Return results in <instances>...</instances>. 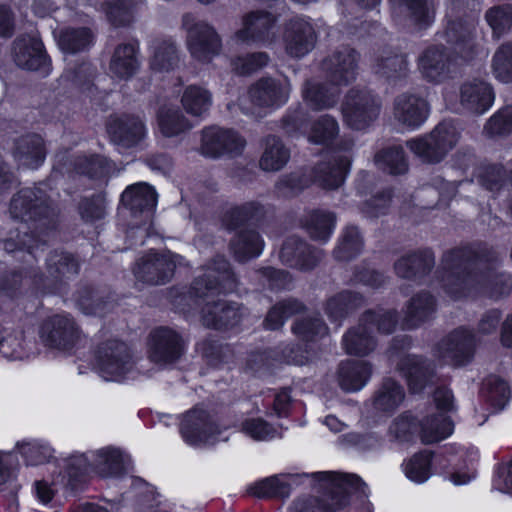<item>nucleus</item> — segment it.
I'll list each match as a JSON object with an SVG mask.
<instances>
[{
    "instance_id": "1",
    "label": "nucleus",
    "mask_w": 512,
    "mask_h": 512,
    "mask_svg": "<svg viewBox=\"0 0 512 512\" xmlns=\"http://www.w3.org/2000/svg\"><path fill=\"white\" fill-rule=\"evenodd\" d=\"M352 147L351 140L342 141L341 146L318 163L309 176L301 172L283 176L277 182V189L283 195L288 196L301 192L313 182L327 190L340 187L350 168Z\"/></svg>"
},
{
    "instance_id": "2",
    "label": "nucleus",
    "mask_w": 512,
    "mask_h": 512,
    "mask_svg": "<svg viewBox=\"0 0 512 512\" xmlns=\"http://www.w3.org/2000/svg\"><path fill=\"white\" fill-rule=\"evenodd\" d=\"M479 251L466 245L445 252L437 271L443 290L453 299L469 295L477 284Z\"/></svg>"
},
{
    "instance_id": "3",
    "label": "nucleus",
    "mask_w": 512,
    "mask_h": 512,
    "mask_svg": "<svg viewBox=\"0 0 512 512\" xmlns=\"http://www.w3.org/2000/svg\"><path fill=\"white\" fill-rule=\"evenodd\" d=\"M10 214L14 219L21 220V224L17 227V235L23 234L20 240V248H27L29 251L38 246V240L33 235L28 234V222H42L46 225L50 216L54 215L53 209L48 204L46 195L40 187L24 188L20 190L11 200Z\"/></svg>"
},
{
    "instance_id": "4",
    "label": "nucleus",
    "mask_w": 512,
    "mask_h": 512,
    "mask_svg": "<svg viewBox=\"0 0 512 512\" xmlns=\"http://www.w3.org/2000/svg\"><path fill=\"white\" fill-rule=\"evenodd\" d=\"M396 323V311L379 309L366 312L359 325L344 335L343 346L346 352L358 356L369 354L376 346L373 331L390 334L395 329Z\"/></svg>"
},
{
    "instance_id": "5",
    "label": "nucleus",
    "mask_w": 512,
    "mask_h": 512,
    "mask_svg": "<svg viewBox=\"0 0 512 512\" xmlns=\"http://www.w3.org/2000/svg\"><path fill=\"white\" fill-rule=\"evenodd\" d=\"M321 475L337 489L328 500L320 502L317 498L297 499L290 506L288 512H336L348 503V495L352 490H359L363 481L354 474H340L322 472Z\"/></svg>"
},
{
    "instance_id": "6",
    "label": "nucleus",
    "mask_w": 512,
    "mask_h": 512,
    "mask_svg": "<svg viewBox=\"0 0 512 512\" xmlns=\"http://www.w3.org/2000/svg\"><path fill=\"white\" fill-rule=\"evenodd\" d=\"M186 31V46L195 60L210 63L222 50V39L215 28L205 21L187 13L182 18Z\"/></svg>"
},
{
    "instance_id": "7",
    "label": "nucleus",
    "mask_w": 512,
    "mask_h": 512,
    "mask_svg": "<svg viewBox=\"0 0 512 512\" xmlns=\"http://www.w3.org/2000/svg\"><path fill=\"white\" fill-rule=\"evenodd\" d=\"M458 137L454 124L443 121L429 134L412 138L406 145L423 162L438 163L454 148Z\"/></svg>"
},
{
    "instance_id": "8",
    "label": "nucleus",
    "mask_w": 512,
    "mask_h": 512,
    "mask_svg": "<svg viewBox=\"0 0 512 512\" xmlns=\"http://www.w3.org/2000/svg\"><path fill=\"white\" fill-rule=\"evenodd\" d=\"M95 368L106 381H122L134 369L130 348L116 339L101 343L95 352Z\"/></svg>"
},
{
    "instance_id": "9",
    "label": "nucleus",
    "mask_w": 512,
    "mask_h": 512,
    "mask_svg": "<svg viewBox=\"0 0 512 512\" xmlns=\"http://www.w3.org/2000/svg\"><path fill=\"white\" fill-rule=\"evenodd\" d=\"M92 467L103 477L116 476L125 469L123 453L116 448L106 447L88 454L73 455L67 461V474L77 479Z\"/></svg>"
},
{
    "instance_id": "10",
    "label": "nucleus",
    "mask_w": 512,
    "mask_h": 512,
    "mask_svg": "<svg viewBox=\"0 0 512 512\" xmlns=\"http://www.w3.org/2000/svg\"><path fill=\"white\" fill-rule=\"evenodd\" d=\"M202 270V275L198 276L191 286V297L212 298L217 294L233 292L236 289L237 280L224 257L217 256L204 265Z\"/></svg>"
},
{
    "instance_id": "11",
    "label": "nucleus",
    "mask_w": 512,
    "mask_h": 512,
    "mask_svg": "<svg viewBox=\"0 0 512 512\" xmlns=\"http://www.w3.org/2000/svg\"><path fill=\"white\" fill-rule=\"evenodd\" d=\"M410 346L408 338L395 339L390 359L396 364L397 371L406 379L413 393L421 392L434 377V368L430 361L416 355L401 354L396 350Z\"/></svg>"
},
{
    "instance_id": "12",
    "label": "nucleus",
    "mask_w": 512,
    "mask_h": 512,
    "mask_svg": "<svg viewBox=\"0 0 512 512\" xmlns=\"http://www.w3.org/2000/svg\"><path fill=\"white\" fill-rule=\"evenodd\" d=\"M434 401L439 412L427 416L420 424V435L425 444L439 442L449 437L454 431V424L446 415L455 410L452 391L446 387L438 388L434 393Z\"/></svg>"
},
{
    "instance_id": "13",
    "label": "nucleus",
    "mask_w": 512,
    "mask_h": 512,
    "mask_svg": "<svg viewBox=\"0 0 512 512\" xmlns=\"http://www.w3.org/2000/svg\"><path fill=\"white\" fill-rule=\"evenodd\" d=\"M380 99L365 89H351L342 104L345 123L356 130L368 127L379 116Z\"/></svg>"
},
{
    "instance_id": "14",
    "label": "nucleus",
    "mask_w": 512,
    "mask_h": 512,
    "mask_svg": "<svg viewBox=\"0 0 512 512\" xmlns=\"http://www.w3.org/2000/svg\"><path fill=\"white\" fill-rule=\"evenodd\" d=\"M182 265H185V260L181 255L170 251L162 254L150 251L136 262L134 275L140 282L163 285L172 278L175 268Z\"/></svg>"
},
{
    "instance_id": "15",
    "label": "nucleus",
    "mask_w": 512,
    "mask_h": 512,
    "mask_svg": "<svg viewBox=\"0 0 512 512\" xmlns=\"http://www.w3.org/2000/svg\"><path fill=\"white\" fill-rule=\"evenodd\" d=\"M417 67L425 80L435 84L453 78L457 72L454 54L442 44L426 47L418 57Z\"/></svg>"
},
{
    "instance_id": "16",
    "label": "nucleus",
    "mask_w": 512,
    "mask_h": 512,
    "mask_svg": "<svg viewBox=\"0 0 512 512\" xmlns=\"http://www.w3.org/2000/svg\"><path fill=\"white\" fill-rule=\"evenodd\" d=\"M278 18L267 10H252L241 18V27L235 32L234 39L245 44L269 46L276 40L274 31Z\"/></svg>"
},
{
    "instance_id": "17",
    "label": "nucleus",
    "mask_w": 512,
    "mask_h": 512,
    "mask_svg": "<svg viewBox=\"0 0 512 512\" xmlns=\"http://www.w3.org/2000/svg\"><path fill=\"white\" fill-rule=\"evenodd\" d=\"M291 91L292 86L287 77L265 76L250 85L247 96L255 107L275 110L288 102Z\"/></svg>"
},
{
    "instance_id": "18",
    "label": "nucleus",
    "mask_w": 512,
    "mask_h": 512,
    "mask_svg": "<svg viewBox=\"0 0 512 512\" xmlns=\"http://www.w3.org/2000/svg\"><path fill=\"white\" fill-rule=\"evenodd\" d=\"M80 336L79 327L68 314L47 318L40 329V338L46 346L63 351L72 349Z\"/></svg>"
},
{
    "instance_id": "19",
    "label": "nucleus",
    "mask_w": 512,
    "mask_h": 512,
    "mask_svg": "<svg viewBox=\"0 0 512 512\" xmlns=\"http://www.w3.org/2000/svg\"><path fill=\"white\" fill-rule=\"evenodd\" d=\"M476 350V335L466 327H459L438 345V356L448 364L461 366L469 363Z\"/></svg>"
},
{
    "instance_id": "20",
    "label": "nucleus",
    "mask_w": 512,
    "mask_h": 512,
    "mask_svg": "<svg viewBox=\"0 0 512 512\" xmlns=\"http://www.w3.org/2000/svg\"><path fill=\"white\" fill-rule=\"evenodd\" d=\"M180 432L185 442L190 445L213 444L221 434L211 415L199 407L191 409L183 416Z\"/></svg>"
},
{
    "instance_id": "21",
    "label": "nucleus",
    "mask_w": 512,
    "mask_h": 512,
    "mask_svg": "<svg viewBox=\"0 0 512 512\" xmlns=\"http://www.w3.org/2000/svg\"><path fill=\"white\" fill-rule=\"evenodd\" d=\"M246 146V140L232 129L216 126L202 131L201 153L208 157H219L224 153L240 154Z\"/></svg>"
},
{
    "instance_id": "22",
    "label": "nucleus",
    "mask_w": 512,
    "mask_h": 512,
    "mask_svg": "<svg viewBox=\"0 0 512 512\" xmlns=\"http://www.w3.org/2000/svg\"><path fill=\"white\" fill-rule=\"evenodd\" d=\"M430 106L428 102L411 93L398 95L393 104L394 120L408 130L420 128L428 119Z\"/></svg>"
},
{
    "instance_id": "23",
    "label": "nucleus",
    "mask_w": 512,
    "mask_h": 512,
    "mask_svg": "<svg viewBox=\"0 0 512 512\" xmlns=\"http://www.w3.org/2000/svg\"><path fill=\"white\" fill-rule=\"evenodd\" d=\"M317 35L312 24L304 18H294L286 23L283 42L286 53L301 58L313 50Z\"/></svg>"
},
{
    "instance_id": "24",
    "label": "nucleus",
    "mask_w": 512,
    "mask_h": 512,
    "mask_svg": "<svg viewBox=\"0 0 512 512\" xmlns=\"http://www.w3.org/2000/svg\"><path fill=\"white\" fill-rule=\"evenodd\" d=\"M184 342L174 330L160 327L149 337V357L155 363L166 364L176 361L183 353Z\"/></svg>"
},
{
    "instance_id": "25",
    "label": "nucleus",
    "mask_w": 512,
    "mask_h": 512,
    "mask_svg": "<svg viewBox=\"0 0 512 512\" xmlns=\"http://www.w3.org/2000/svg\"><path fill=\"white\" fill-rule=\"evenodd\" d=\"M12 55L17 66L27 70L48 72L49 59L42 41L34 35L18 37L13 44Z\"/></svg>"
},
{
    "instance_id": "26",
    "label": "nucleus",
    "mask_w": 512,
    "mask_h": 512,
    "mask_svg": "<svg viewBox=\"0 0 512 512\" xmlns=\"http://www.w3.org/2000/svg\"><path fill=\"white\" fill-rule=\"evenodd\" d=\"M358 54L350 47L334 51L322 62V69L329 81L336 85H348L356 78Z\"/></svg>"
},
{
    "instance_id": "27",
    "label": "nucleus",
    "mask_w": 512,
    "mask_h": 512,
    "mask_svg": "<svg viewBox=\"0 0 512 512\" xmlns=\"http://www.w3.org/2000/svg\"><path fill=\"white\" fill-rule=\"evenodd\" d=\"M107 130L111 141L121 148H131L138 145L147 133L143 121L134 115L112 118L108 123Z\"/></svg>"
},
{
    "instance_id": "28",
    "label": "nucleus",
    "mask_w": 512,
    "mask_h": 512,
    "mask_svg": "<svg viewBox=\"0 0 512 512\" xmlns=\"http://www.w3.org/2000/svg\"><path fill=\"white\" fill-rule=\"evenodd\" d=\"M499 254L495 251L482 252V295L498 298L506 295L512 288V278L498 271Z\"/></svg>"
},
{
    "instance_id": "29",
    "label": "nucleus",
    "mask_w": 512,
    "mask_h": 512,
    "mask_svg": "<svg viewBox=\"0 0 512 512\" xmlns=\"http://www.w3.org/2000/svg\"><path fill=\"white\" fill-rule=\"evenodd\" d=\"M280 260L283 264L299 270L313 269L322 259V251L312 249L297 237H289L280 250Z\"/></svg>"
},
{
    "instance_id": "30",
    "label": "nucleus",
    "mask_w": 512,
    "mask_h": 512,
    "mask_svg": "<svg viewBox=\"0 0 512 512\" xmlns=\"http://www.w3.org/2000/svg\"><path fill=\"white\" fill-rule=\"evenodd\" d=\"M243 316L241 307L225 300L207 301L202 308V322L205 326L215 329L233 327Z\"/></svg>"
},
{
    "instance_id": "31",
    "label": "nucleus",
    "mask_w": 512,
    "mask_h": 512,
    "mask_svg": "<svg viewBox=\"0 0 512 512\" xmlns=\"http://www.w3.org/2000/svg\"><path fill=\"white\" fill-rule=\"evenodd\" d=\"M13 156L19 165L36 169L45 160L46 148L43 138L37 134L20 137L13 151Z\"/></svg>"
},
{
    "instance_id": "32",
    "label": "nucleus",
    "mask_w": 512,
    "mask_h": 512,
    "mask_svg": "<svg viewBox=\"0 0 512 512\" xmlns=\"http://www.w3.org/2000/svg\"><path fill=\"white\" fill-rule=\"evenodd\" d=\"M434 264V254L430 250H424L401 257L395 262L394 270L401 278L418 280L425 276Z\"/></svg>"
},
{
    "instance_id": "33",
    "label": "nucleus",
    "mask_w": 512,
    "mask_h": 512,
    "mask_svg": "<svg viewBox=\"0 0 512 512\" xmlns=\"http://www.w3.org/2000/svg\"><path fill=\"white\" fill-rule=\"evenodd\" d=\"M372 369L368 362L348 360L341 362L338 368L339 386L346 392H357L369 381Z\"/></svg>"
},
{
    "instance_id": "34",
    "label": "nucleus",
    "mask_w": 512,
    "mask_h": 512,
    "mask_svg": "<svg viewBox=\"0 0 512 512\" xmlns=\"http://www.w3.org/2000/svg\"><path fill=\"white\" fill-rule=\"evenodd\" d=\"M121 201L132 213H145V217L150 218L156 207L157 196L153 187L138 183L124 190Z\"/></svg>"
},
{
    "instance_id": "35",
    "label": "nucleus",
    "mask_w": 512,
    "mask_h": 512,
    "mask_svg": "<svg viewBox=\"0 0 512 512\" xmlns=\"http://www.w3.org/2000/svg\"><path fill=\"white\" fill-rule=\"evenodd\" d=\"M473 31L468 23L463 20H455L448 23L446 29L439 35L447 43L456 45L461 56L470 60L477 55Z\"/></svg>"
},
{
    "instance_id": "36",
    "label": "nucleus",
    "mask_w": 512,
    "mask_h": 512,
    "mask_svg": "<svg viewBox=\"0 0 512 512\" xmlns=\"http://www.w3.org/2000/svg\"><path fill=\"white\" fill-rule=\"evenodd\" d=\"M339 87L331 81L330 84L307 81L302 90L304 101L313 110L332 108L338 102Z\"/></svg>"
},
{
    "instance_id": "37",
    "label": "nucleus",
    "mask_w": 512,
    "mask_h": 512,
    "mask_svg": "<svg viewBox=\"0 0 512 512\" xmlns=\"http://www.w3.org/2000/svg\"><path fill=\"white\" fill-rule=\"evenodd\" d=\"M394 17L405 16L419 26H427L434 20V8L428 0H389Z\"/></svg>"
},
{
    "instance_id": "38",
    "label": "nucleus",
    "mask_w": 512,
    "mask_h": 512,
    "mask_svg": "<svg viewBox=\"0 0 512 512\" xmlns=\"http://www.w3.org/2000/svg\"><path fill=\"white\" fill-rule=\"evenodd\" d=\"M150 68L155 72H169L179 64V55L172 39L157 38L149 46Z\"/></svg>"
},
{
    "instance_id": "39",
    "label": "nucleus",
    "mask_w": 512,
    "mask_h": 512,
    "mask_svg": "<svg viewBox=\"0 0 512 512\" xmlns=\"http://www.w3.org/2000/svg\"><path fill=\"white\" fill-rule=\"evenodd\" d=\"M436 311V300L428 292L414 295L408 302L404 316L406 328H416L432 318Z\"/></svg>"
},
{
    "instance_id": "40",
    "label": "nucleus",
    "mask_w": 512,
    "mask_h": 512,
    "mask_svg": "<svg viewBox=\"0 0 512 512\" xmlns=\"http://www.w3.org/2000/svg\"><path fill=\"white\" fill-rule=\"evenodd\" d=\"M137 52L138 48L134 44L119 45L111 57V73L121 80L134 76L140 67Z\"/></svg>"
},
{
    "instance_id": "41",
    "label": "nucleus",
    "mask_w": 512,
    "mask_h": 512,
    "mask_svg": "<svg viewBox=\"0 0 512 512\" xmlns=\"http://www.w3.org/2000/svg\"><path fill=\"white\" fill-rule=\"evenodd\" d=\"M290 159V150L282 140L276 136H267L263 142V152L259 159V166L267 172L281 170Z\"/></svg>"
},
{
    "instance_id": "42",
    "label": "nucleus",
    "mask_w": 512,
    "mask_h": 512,
    "mask_svg": "<svg viewBox=\"0 0 512 512\" xmlns=\"http://www.w3.org/2000/svg\"><path fill=\"white\" fill-rule=\"evenodd\" d=\"M264 242L254 230H240L231 241V250L235 258L244 262L257 257L263 250Z\"/></svg>"
},
{
    "instance_id": "43",
    "label": "nucleus",
    "mask_w": 512,
    "mask_h": 512,
    "mask_svg": "<svg viewBox=\"0 0 512 512\" xmlns=\"http://www.w3.org/2000/svg\"><path fill=\"white\" fill-rule=\"evenodd\" d=\"M184 110L194 117H202L212 106V94L198 85L187 86L181 97Z\"/></svg>"
},
{
    "instance_id": "44",
    "label": "nucleus",
    "mask_w": 512,
    "mask_h": 512,
    "mask_svg": "<svg viewBox=\"0 0 512 512\" xmlns=\"http://www.w3.org/2000/svg\"><path fill=\"white\" fill-rule=\"evenodd\" d=\"M157 122L166 137L178 136L192 128L190 121L174 107H161L157 113Z\"/></svg>"
},
{
    "instance_id": "45",
    "label": "nucleus",
    "mask_w": 512,
    "mask_h": 512,
    "mask_svg": "<svg viewBox=\"0 0 512 512\" xmlns=\"http://www.w3.org/2000/svg\"><path fill=\"white\" fill-rule=\"evenodd\" d=\"M363 297L358 293L343 291L331 297L325 307L331 321H342L350 312L363 304Z\"/></svg>"
},
{
    "instance_id": "46",
    "label": "nucleus",
    "mask_w": 512,
    "mask_h": 512,
    "mask_svg": "<svg viewBox=\"0 0 512 512\" xmlns=\"http://www.w3.org/2000/svg\"><path fill=\"white\" fill-rule=\"evenodd\" d=\"M335 221L333 213L315 210L307 216L304 226L312 239L326 242L333 233Z\"/></svg>"
},
{
    "instance_id": "47",
    "label": "nucleus",
    "mask_w": 512,
    "mask_h": 512,
    "mask_svg": "<svg viewBox=\"0 0 512 512\" xmlns=\"http://www.w3.org/2000/svg\"><path fill=\"white\" fill-rule=\"evenodd\" d=\"M405 398L403 387L395 380L387 378L383 381L374 398L375 409L391 412L397 409Z\"/></svg>"
},
{
    "instance_id": "48",
    "label": "nucleus",
    "mask_w": 512,
    "mask_h": 512,
    "mask_svg": "<svg viewBox=\"0 0 512 512\" xmlns=\"http://www.w3.org/2000/svg\"><path fill=\"white\" fill-rule=\"evenodd\" d=\"M248 492L258 498H287L291 493V484L286 476H271L251 485Z\"/></svg>"
},
{
    "instance_id": "49",
    "label": "nucleus",
    "mask_w": 512,
    "mask_h": 512,
    "mask_svg": "<svg viewBox=\"0 0 512 512\" xmlns=\"http://www.w3.org/2000/svg\"><path fill=\"white\" fill-rule=\"evenodd\" d=\"M79 265L74 257L68 253L55 251L47 259V271L55 280L69 279L78 273Z\"/></svg>"
},
{
    "instance_id": "50",
    "label": "nucleus",
    "mask_w": 512,
    "mask_h": 512,
    "mask_svg": "<svg viewBox=\"0 0 512 512\" xmlns=\"http://www.w3.org/2000/svg\"><path fill=\"white\" fill-rule=\"evenodd\" d=\"M303 309L302 304L295 299H288L274 305L264 320V327L276 330L282 327L285 321Z\"/></svg>"
},
{
    "instance_id": "51",
    "label": "nucleus",
    "mask_w": 512,
    "mask_h": 512,
    "mask_svg": "<svg viewBox=\"0 0 512 512\" xmlns=\"http://www.w3.org/2000/svg\"><path fill=\"white\" fill-rule=\"evenodd\" d=\"M432 453L425 450L413 455L403 464L408 479L415 483H423L431 476Z\"/></svg>"
},
{
    "instance_id": "52",
    "label": "nucleus",
    "mask_w": 512,
    "mask_h": 512,
    "mask_svg": "<svg viewBox=\"0 0 512 512\" xmlns=\"http://www.w3.org/2000/svg\"><path fill=\"white\" fill-rule=\"evenodd\" d=\"M482 398L496 410H501L509 401L510 387L501 378L491 377L482 384Z\"/></svg>"
},
{
    "instance_id": "53",
    "label": "nucleus",
    "mask_w": 512,
    "mask_h": 512,
    "mask_svg": "<svg viewBox=\"0 0 512 512\" xmlns=\"http://www.w3.org/2000/svg\"><path fill=\"white\" fill-rule=\"evenodd\" d=\"M58 43L63 51L76 53L92 44V34L87 28L65 29L60 32Z\"/></svg>"
},
{
    "instance_id": "54",
    "label": "nucleus",
    "mask_w": 512,
    "mask_h": 512,
    "mask_svg": "<svg viewBox=\"0 0 512 512\" xmlns=\"http://www.w3.org/2000/svg\"><path fill=\"white\" fill-rule=\"evenodd\" d=\"M339 133L336 119L330 115H322L313 122L308 134L310 142L315 144H329Z\"/></svg>"
},
{
    "instance_id": "55",
    "label": "nucleus",
    "mask_w": 512,
    "mask_h": 512,
    "mask_svg": "<svg viewBox=\"0 0 512 512\" xmlns=\"http://www.w3.org/2000/svg\"><path fill=\"white\" fill-rule=\"evenodd\" d=\"M375 162L380 169L390 174H403L408 169V164L401 147H391L377 153Z\"/></svg>"
},
{
    "instance_id": "56",
    "label": "nucleus",
    "mask_w": 512,
    "mask_h": 512,
    "mask_svg": "<svg viewBox=\"0 0 512 512\" xmlns=\"http://www.w3.org/2000/svg\"><path fill=\"white\" fill-rule=\"evenodd\" d=\"M0 354L7 359L23 360L28 358L31 352L21 333L5 336L0 325Z\"/></svg>"
},
{
    "instance_id": "57",
    "label": "nucleus",
    "mask_w": 512,
    "mask_h": 512,
    "mask_svg": "<svg viewBox=\"0 0 512 512\" xmlns=\"http://www.w3.org/2000/svg\"><path fill=\"white\" fill-rule=\"evenodd\" d=\"M270 57L266 52H253L236 56L231 60L232 70L239 75H251L266 67Z\"/></svg>"
},
{
    "instance_id": "58",
    "label": "nucleus",
    "mask_w": 512,
    "mask_h": 512,
    "mask_svg": "<svg viewBox=\"0 0 512 512\" xmlns=\"http://www.w3.org/2000/svg\"><path fill=\"white\" fill-rule=\"evenodd\" d=\"M17 447L29 465L43 464L53 457V449L42 441H22L17 443Z\"/></svg>"
},
{
    "instance_id": "59",
    "label": "nucleus",
    "mask_w": 512,
    "mask_h": 512,
    "mask_svg": "<svg viewBox=\"0 0 512 512\" xmlns=\"http://www.w3.org/2000/svg\"><path fill=\"white\" fill-rule=\"evenodd\" d=\"M363 243L357 227L348 226L341 237L339 245L334 250L338 260H349L355 257L362 249Z\"/></svg>"
},
{
    "instance_id": "60",
    "label": "nucleus",
    "mask_w": 512,
    "mask_h": 512,
    "mask_svg": "<svg viewBox=\"0 0 512 512\" xmlns=\"http://www.w3.org/2000/svg\"><path fill=\"white\" fill-rule=\"evenodd\" d=\"M493 72L503 83L512 82V43L501 45L493 56Z\"/></svg>"
},
{
    "instance_id": "61",
    "label": "nucleus",
    "mask_w": 512,
    "mask_h": 512,
    "mask_svg": "<svg viewBox=\"0 0 512 512\" xmlns=\"http://www.w3.org/2000/svg\"><path fill=\"white\" fill-rule=\"evenodd\" d=\"M264 213V208L258 202H248L242 206L233 208L227 219V227L230 230L237 229L241 224L258 219Z\"/></svg>"
},
{
    "instance_id": "62",
    "label": "nucleus",
    "mask_w": 512,
    "mask_h": 512,
    "mask_svg": "<svg viewBox=\"0 0 512 512\" xmlns=\"http://www.w3.org/2000/svg\"><path fill=\"white\" fill-rule=\"evenodd\" d=\"M109 163L103 156L93 155L91 157L81 156L75 161V170L79 174L87 175L90 178H100L109 171Z\"/></svg>"
},
{
    "instance_id": "63",
    "label": "nucleus",
    "mask_w": 512,
    "mask_h": 512,
    "mask_svg": "<svg viewBox=\"0 0 512 512\" xmlns=\"http://www.w3.org/2000/svg\"><path fill=\"white\" fill-rule=\"evenodd\" d=\"M77 307L86 315L103 316L111 307L110 302L101 300L91 289L81 291L76 299Z\"/></svg>"
},
{
    "instance_id": "64",
    "label": "nucleus",
    "mask_w": 512,
    "mask_h": 512,
    "mask_svg": "<svg viewBox=\"0 0 512 512\" xmlns=\"http://www.w3.org/2000/svg\"><path fill=\"white\" fill-rule=\"evenodd\" d=\"M294 334L303 340H314L327 334V326L317 316L297 321L292 328Z\"/></svg>"
}]
</instances>
